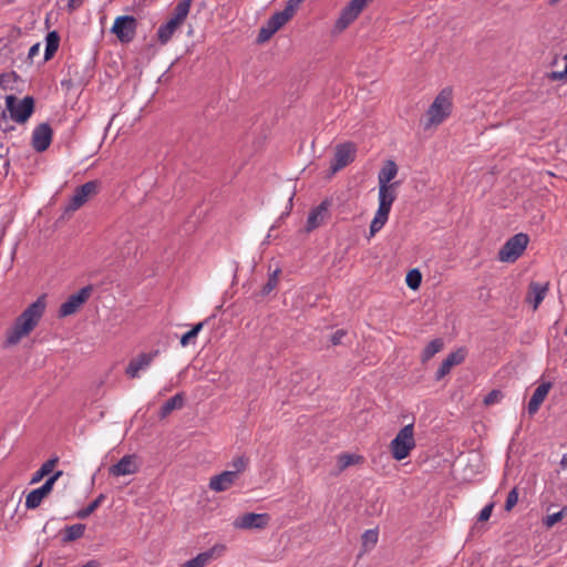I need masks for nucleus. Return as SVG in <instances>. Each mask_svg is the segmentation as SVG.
<instances>
[{
	"mask_svg": "<svg viewBox=\"0 0 567 567\" xmlns=\"http://www.w3.org/2000/svg\"><path fill=\"white\" fill-rule=\"evenodd\" d=\"M399 172L394 161L388 159L378 174V202L379 207L370 224V237L379 233L389 219L393 203L398 197V182H393Z\"/></svg>",
	"mask_w": 567,
	"mask_h": 567,
	"instance_id": "1",
	"label": "nucleus"
},
{
	"mask_svg": "<svg viewBox=\"0 0 567 567\" xmlns=\"http://www.w3.org/2000/svg\"><path fill=\"white\" fill-rule=\"evenodd\" d=\"M47 308L45 295L40 296L16 318L12 326L6 331L4 348L17 346L28 337L39 324Z\"/></svg>",
	"mask_w": 567,
	"mask_h": 567,
	"instance_id": "2",
	"label": "nucleus"
},
{
	"mask_svg": "<svg viewBox=\"0 0 567 567\" xmlns=\"http://www.w3.org/2000/svg\"><path fill=\"white\" fill-rule=\"evenodd\" d=\"M453 111L452 87L442 89L424 113L422 125L425 131H431L444 123Z\"/></svg>",
	"mask_w": 567,
	"mask_h": 567,
	"instance_id": "3",
	"label": "nucleus"
},
{
	"mask_svg": "<svg viewBox=\"0 0 567 567\" xmlns=\"http://www.w3.org/2000/svg\"><path fill=\"white\" fill-rule=\"evenodd\" d=\"M303 0H288L282 11L272 14L259 30L258 43L267 42L278 30H280L296 13Z\"/></svg>",
	"mask_w": 567,
	"mask_h": 567,
	"instance_id": "4",
	"label": "nucleus"
},
{
	"mask_svg": "<svg viewBox=\"0 0 567 567\" xmlns=\"http://www.w3.org/2000/svg\"><path fill=\"white\" fill-rule=\"evenodd\" d=\"M414 424L403 426L390 442L389 450L395 461L406 458L415 449Z\"/></svg>",
	"mask_w": 567,
	"mask_h": 567,
	"instance_id": "5",
	"label": "nucleus"
},
{
	"mask_svg": "<svg viewBox=\"0 0 567 567\" xmlns=\"http://www.w3.org/2000/svg\"><path fill=\"white\" fill-rule=\"evenodd\" d=\"M6 107L10 113L12 121L17 123H25L34 111V100L31 96H25L18 100L14 95L6 96Z\"/></svg>",
	"mask_w": 567,
	"mask_h": 567,
	"instance_id": "6",
	"label": "nucleus"
},
{
	"mask_svg": "<svg viewBox=\"0 0 567 567\" xmlns=\"http://www.w3.org/2000/svg\"><path fill=\"white\" fill-rule=\"evenodd\" d=\"M529 238L526 234L519 233L511 237L498 251V259L503 262L516 261L525 251Z\"/></svg>",
	"mask_w": 567,
	"mask_h": 567,
	"instance_id": "7",
	"label": "nucleus"
},
{
	"mask_svg": "<svg viewBox=\"0 0 567 567\" xmlns=\"http://www.w3.org/2000/svg\"><path fill=\"white\" fill-rule=\"evenodd\" d=\"M99 182L90 181L75 188L66 207L68 212H75L82 207L91 197L97 194Z\"/></svg>",
	"mask_w": 567,
	"mask_h": 567,
	"instance_id": "8",
	"label": "nucleus"
},
{
	"mask_svg": "<svg viewBox=\"0 0 567 567\" xmlns=\"http://www.w3.org/2000/svg\"><path fill=\"white\" fill-rule=\"evenodd\" d=\"M92 286L80 289L76 293L71 295L59 308V317H68L75 313L90 298Z\"/></svg>",
	"mask_w": 567,
	"mask_h": 567,
	"instance_id": "9",
	"label": "nucleus"
},
{
	"mask_svg": "<svg viewBox=\"0 0 567 567\" xmlns=\"http://www.w3.org/2000/svg\"><path fill=\"white\" fill-rule=\"evenodd\" d=\"M112 32L121 42H130L136 32V19L132 16H120L115 19Z\"/></svg>",
	"mask_w": 567,
	"mask_h": 567,
	"instance_id": "10",
	"label": "nucleus"
},
{
	"mask_svg": "<svg viewBox=\"0 0 567 567\" xmlns=\"http://www.w3.org/2000/svg\"><path fill=\"white\" fill-rule=\"evenodd\" d=\"M355 145L351 142L338 145L330 167L331 173L334 174L352 163L355 157Z\"/></svg>",
	"mask_w": 567,
	"mask_h": 567,
	"instance_id": "11",
	"label": "nucleus"
},
{
	"mask_svg": "<svg viewBox=\"0 0 567 567\" xmlns=\"http://www.w3.org/2000/svg\"><path fill=\"white\" fill-rule=\"evenodd\" d=\"M268 514L246 513L236 517L233 526L236 529H262L269 523Z\"/></svg>",
	"mask_w": 567,
	"mask_h": 567,
	"instance_id": "12",
	"label": "nucleus"
},
{
	"mask_svg": "<svg viewBox=\"0 0 567 567\" xmlns=\"http://www.w3.org/2000/svg\"><path fill=\"white\" fill-rule=\"evenodd\" d=\"M138 471V462L135 455H125L116 464L109 468L112 476H125L135 474Z\"/></svg>",
	"mask_w": 567,
	"mask_h": 567,
	"instance_id": "13",
	"label": "nucleus"
},
{
	"mask_svg": "<svg viewBox=\"0 0 567 567\" xmlns=\"http://www.w3.org/2000/svg\"><path fill=\"white\" fill-rule=\"evenodd\" d=\"M52 142V130L49 124L42 123L32 132V146L38 152L48 150Z\"/></svg>",
	"mask_w": 567,
	"mask_h": 567,
	"instance_id": "14",
	"label": "nucleus"
},
{
	"mask_svg": "<svg viewBox=\"0 0 567 567\" xmlns=\"http://www.w3.org/2000/svg\"><path fill=\"white\" fill-rule=\"evenodd\" d=\"M330 205V200L324 199L309 213L306 226L307 231H312L324 223L329 215Z\"/></svg>",
	"mask_w": 567,
	"mask_h": 567,
	"instance_id": "15",
	"label": "nucleus"
},
{
	"mask_svg": "<svg viewBox=\"0 0 567 567\" xmlns=\"http://www.w3.org/2000/svg\"><path fill=\"white\" fill-rule=\"evenodd\" d=\"M224 551V546L216 545L196 557L185 561L181 567H205L218 558Z\"/></svg>",
	"mask_w": 567,
	"mask_h": 567,
	"instance_id": "16",
	"label": "nucleus"
},
{
	"mask_svg": "<svg viewBox=\"0 0 567 567\" xmlns=\"http://www.w3.org/2000/svg\"><path fill=\"white\" fill-rule=\"evenodd\" d=\"M156 354L157 352L141 353L136 358H133L126 368V375L131 379L138 378L140 371L146 370L153 362Z\"/></svg>",
	"mask_w": 567,
	"mask_h": 567,
	"instance_id": "17",
	"label": "nucleus"
},
{
	"mask_svg": "<svg viewBox=\"0 0 567 567\" xmlns=\"http://www.w3.org/2000/svg\"><path fill=\"white\" fill-rule=\"evenodd\" d=\"M235 473L224 471L220 474L214 475L209 480V488L216 493L228 491L237 481Z\"/></svg>",
	"mask_w": 567,
	"mask_h": 567,
	"instance_id": "18",
	"label": "nucleus"
},
{
	"mask_svg": "<svg viewBox=\"0 0 567 567\" xmlns=\"http://www.w3.org/2000/svg\"><path fill=\"white\" fill-rule=\"evenodd\" d=\"M465 360V351L463 349H458L452 353H450L446 359L443 360L442 364L436 371V380L443 379L445 375L450 373L453 367L461 364Z\"/></svg>",
	"mask_w": 567,
	"mask_h": 567,
	"instance_id": "19",
	"label": "nucleus"
},
{
	"mask_svg": "<svg viewBox=\"0 0 567 567\" xmlns=\"http://www.w3.org/2000/svg\"><path fill=\"white\" fill-rule=\"evenodd\" d=\"M550 389H551L550 382H543L536 388V390L534 391V393L528 402V406H527L528 413L530 415H534L539 410L540 405L543 404L546 396L548 395Z\"/></svg>",
	"mask_w": 567,
	"mask_h": 567,
	"instance_id": "20",
	"label": "nucleus"
},
{
	"mask_svg": "<svg viewBox=\"0 0 567 567\" xmlns=\"http://www.w3.org/2000/svg\"><path fill=\"white\" fill-rule=\"evenodd\" d=\"M548 291V284L542 285L538 282H530L526 301L533 305V309L536 310L542 301L544 300Z\"/></svg>",
	"mask_w": 567,
	"mask_h": 567,
	"instance_id": "21",
	"label": "nucleus"
},
{
	"mask_svg": "<svg viewBox=\"0 0 567 567\" xmlns=\"http://www.w3.org/2000/svg\"><path fill=\"white\" fill-rule=\"evenodd\" d=\"M192 2L193 0L179 1L174 8L172 17L168 20L175 22L177 27H181L189 13Z\"/></svg>",
	"mask_w": 567,
	"mask_h": 567,
	"instance_id": "22",
	"label": "nucleus"
},
{
	"mask_svg": "<svg viewBox=\"0 0 567 567\" xmlns=\"http://www.w3.org/2000/svg\"><path fill=\"white\" fill-rule=\"evenodd\" d=\"M184 405V394L177 393L173 398H171L159 410V417L165 419L174 410H179Z\"/></svg>",
	"mask_w": 567,
	"mask_h": 567,
	"instance_id": "23",
	"label": "nucleus"
},
{
	"mask_svg": "<svg viewBox=\"0 0 567 567\" xmlns=\"http://www.w3.org/2000/svg\"><path fill=\"white\" fill-rule=\"evenodd\" d=\"M363 463V457L358 454L343 453L337 458V465L340 472L344 471L349 466Z\"/></svg>",
	"mask_w": 567,
	"mask_h": 567,
	"instance_id": "24",
	"label": "nucleus"
},
{
	"mask_svg": "<svg viewBox=\"0 0 567 567\" xmlns=\"http://www.w3.org/2000/svg\"><path fill=\"white\" fill-rule=\"evenodd\" d=\"M60 37L56 31L49 32L45 38L44 60L49 61L58 51Z\"/></svg>",
	"mask_w": 567,
	"mask_h": 567,
	"instance_id": "25",
	"label": "nucleus"
},
{
	"mask_svg": "<svg viewBox=\"0 0 567 567\" xmlns=\"http://www.w3.org/2000/svg\"><path fill=\"white\" fill-rule=\"evenodd\" d=\"M179 27L175 24V22L167 21L166 23L162 24L157 30V39L161 42V44H166L174 35L176 30Z\"/></svg>",
	"mask_w": 567,
	"mask_h": 567,
	"instance_id": "26",
	"label": "nucleus"
},
{
	"mask_svg": "<svg viewBox=\"0 0 567 567\" xmlns=\"http://www.w3.org/2000/svg\"><path fill=\"white\" fill-rule=\"evenodd\" d=\"M47 495L41 491L40 487L32 489L25 497V507L28 509H34L40 506Z\"/></svg>",
	"mask_w": 567,
	"mask_h": 567,
	"instance_id": "27",
	"label": "nucleus"
},
{
	"mask_svg": "<svg viewBox=\"0 0 567 567\" xmlns=\"http://www.w3.org/2000/svg\"><path fill=\"white\" fill-rule=\"evenodd\" d=\"M443 349V341L441 339L432 340L422 352V361L426 362Z\"/></svg>",
	"mask_w": 567,
	"mask_h": 567,
	"instance_id": "28",
	"label": "nucleus"
},
{
	"mask_svg": "<svg viewBox=\"0 0 567 567\" xmlns=\"http://www.w3.org/2000/svg\"><path fill=\"white\" fill-rule=\"evenodd\" d=\"M85 532V525L83 524H74L68 526L64 530V542H73L83 536Z\"/></svg>",
	"mask_w": 567,
	"mask_h": 567,
	"instance_id": "29",
	"label": "nucleus"
},
{
	"mask_svg": "<svg viewBox=\"0 0 567 567\" xmlns=\"http://www.w3.org/2000/svg\"><path fill=\"white\" fill-rule=\"evenodd\" d=\"M205 322H198L195 324L189 331L184 333L181 338V346L187 347L190 343H194L195 339L197 338L198 333L203 330Z\"/></svg>",
	"mask_w": 567,
	"mask_h": 567,
	"instance_id": "30",
	"label": "nucleus"
},
{
	"mask_svg": "<svg viewBox=\"0 0 567 567\" xmlns=\"http://www.w3.org/2000/svg\"><path fill=\"white\" fill-rule=\"evenodd\" d=\"M565 516H567V506H564L559 512L545 516L543 518V524L546 528L549 529L559 523Z\"/></svg>",
	"mask_w": 567,
	"mask_h": 567,
	"instance_id": "31",
	"label": "nucleus"
},
{
	"mask_svg": "<svg viewBox=\"0 0 567 567\" xmlns=\"http://www.w3.org/2000/svg\"><path fill=\"white\" fill-rule=\"evenodd\" d=\"M379 533L377 529H368L362 535V547L365 551L370 550L378 543Z\"/></svg>",
	"mask_w": 567,
	"mask_h": 567,
	"instance_id": "32",
	"label": "nucleus"
},
{
	"mask_svg": "<svg viewBox=\"0 0 567 567\" xmlns=\"http://www.w3.org/2000/svg\"><path fill=\"white\" fill-rule=\"evenodd\" d=\"M249 458L245 455H239L233 458L231 466L234 470L229 471L235 473L236 477L239 478L240 473L245 472L248 467Z\"/></svg>",
	"mask_w": 567,
	"mask_h": 567,
	"instance_id": "33",
	"label": "nucleus"
},
{
	"mask_svg": "<svg viewBox=\"0 0 567 567\" xmlns=\"http://www.w3.org/2000/svg\"><path fill=\"white\" fill-rule=\"evenodd\" d=\"M104 499V495H99L91 504H89L85 508L80 509L76 513V517L80 519H84L89 517L93 512L96 511V508L101 505V503Z\"/></svg>",
	"mask_w": 567,
	"mask_h": 567,
	"instance_id": "34",
	"label": "nucleus"
},
{
	"mask_svg": "<svg viewBox=\"0 0 567 567\" xmlns=\"http://www.w3.org/2000/svg\"><path fill=\"white\" fill-rule=\"evenodd\" d=\"M422 281V275L417 269H412L408 272L405 282L409 288L416 290Z\"/></svg>",
	"mask_w": 567,
	"mask_h": 567,
	"instance_id": "35",
	"label": "nucleus"
},
{
	"mask_svg": "<svg viewBox=\"0 0 567 567\" xmlns=\"http://www.w3.org/2000/svg\"><path fill=\"white\" fill-rule=\"evenodd\" d=\"M279 272L280 270L279 269H276L268 278V281L266 282V285L262 287V295H268L278 285V281H279Z\"/></svg>",
	"mask_w": 567,
	"mask_h": 567,
	"instance_id": "36",
	"label": "nucleus"
},
{
	"mask_svg": "<svg viewBox=\"0 0 567 567\" xmlns=\"http://www.w3.org/2000/svg\"><path fill=\"white\" fill-rule=\"evenodd\" d=\"M63 475V472L62 471H56L55 473H53V475H51L47 481L45 483L40 486L41 491L48 496L52 489H53V486L55 484V482Z\"/></svg>",
	"mask_w": 567,
	"mask_h": 567,
	"instance_id": "37",
	"label": "nucleus"
},
{
	"mask_svg": "<svg viewBox=\"0 0 567 567\" xmlns=\"http://www.w3.org/2000/svg\"><path fill=\"white\" fill-rule=\"evenodd\" d=\"M17 82V75L14 72L0 74V86L3 90H12V84Z\"/></svg>",
	"mask_w": 567,
	"mask_h": 567,
	"instance_id": "38",
	"label": "nucleus"
},
{
	"mask_svg": "<svg viewBox=\"0 0 567 567\" xmlns=\"http://www.w3.org/2000/svg\"><path fill=\"white\" fill-rule=\"evenodd\" d=\"M518 502V491L516 487H514L507 495L506 502H505V511L511 512L515 505Z\"/></svg>",
	"mask_w": 567,
	"mask_h": 567,
	"instance_id": "39",
	"label": "nucleus"
},
{
	"mask_svg": "<svg viewBox=\"0 0 567 567\" xmlns=\"http://www.w3.org/2000/svg\"><path fill=\"white\" fill-rule=\"evenodd\" d=\"M502 398L503 394L499 390H493L484 398V404L492 405L498 403L502 400Z\"/></svg>",
	"mask_w": 567,
	"mask_h": 567,
	"instance_id": "40",
	"label": "nucleus"
},
{
	"mask_svg": "<svg viewBox=\"0 0 567 567\" xmlns=\"http://www.w3.org/2000/svg\"><path fill=\"white\" fill-rule=\"evenodd\" d=\"M58 462H59L58 457L50 458V460H48L47 462H44L41 465L40 470L42 471V473L45 476H48V475H50L53 472V470L56 466Z\"/></svg>",
	"mask_w": 567,
	"mask_h": 567,
	"instance_id": "41",
	"label": "nucleus"
},
{
	"mask_svg": "<svg viewBox=\"0 0 567 567\" xmlns=\"http://www.w3.org/2000/svg\"><path fill=\"white\" fill-rule=\"evenodd\" d=\"M347 334V331L343 330V329H340V330H337L332 336H331V343L333 346H338V344H341L342 342V339L343 337Z\"/></svg>",
	"mask_w": 567,
	"mask_h": 567,
	"instance_id": "42",
	"label": "nucleus"
},
{
	"mask_svg": "<svg viewBox=\"0 0 567 567\" xmlns=\"http://www.w3.org/2000/svg\"><path fill=\"white\" fill-rule=\"evenodd\" d=\"M493 511V504L486 505L478 515V520L485 522L488 520Z\"/></svg>",
	"mask_w": 567,
	"mask_h": 567,
	"instance_id": "43",
	"label": "nucleus"
},
{
	"mask_svg": "<svg viewBox=\"0 0 567 567\" xmlns=\"http://www.w3.org/2000/svg\"><path fill=\"white\" fill-rule=\"evenodd\" d=\"M565 60H566V65H565V69L563 72H558V71H555V72H551L550 73V79L551 80H567V55L565 56Z\"/></svg>",
	"mask_w": 567,
	"mask_h": 567,
	"instance_id": "44",
	"label": "nucleus"
},
{
	"mask_svg": "<svg viewBox=\"0 0 567 567\" xmlns=\"http://www.w3.org/2000/svg\"><path fill=\"white\" fill-rule=\"evenodd\" d=\"M45 477V475L42 473V471L39 468L37 472L33 473L30 484H37L40 481H42Z\"/></svg>",
	"mask_w": 567,
	"mask_h": 567,
	"instance_id": "45",
	"label": "nucleus"
},
{
	"mask_svg": "<svg viewBox=\"0 0 567 567\" xmlns=\"http://www.w3.org/2000/svg\"><path fill=\"white\" fill-rule=\"evenodd\" d=\"M83 3V0H69L68 2V8H69V11H74L76 10L78 8H80Z\"/></svg>",
	"mask_w": 567,
	"mask_h": 567,
	"instance_id": "46",
	"label": "nucleus"
},
{
	"mask_svg": "<svg viewBox=\"0 0 567 567\" xmlns=\"http://www.w3.org/2000/svg\"><path fill=\"white\" fill-rule=\"evenodd\" d=\"M40 52V43L33 44L29 50V58L33 59Z\"/></svg>",
	"mask_w": 567,
	"mask_h": 567,
	"instance_id": "47",
	"label": "nucleus"
},
{
	"mask_svg": "<svg viewBox=\"0 0 567 567\" xmlns=\"http://www.w3.org/2000/svg\"><path fill=\"white\" fill-rule=\"evenodd\" d=\"M83 567H97V564L93 560L86 563Z\"/></svg>",
	"mask_w": 567,
	"mask_h": 567,
	"instance_id": "48",
	"label": "nucleus"
},
{
	"mask_svg": "<svg viewBox=\"0 0 567 567\" xmlns=\"http://www.w3.org/2000/svg\"><path fill=\"white\" fill-rule=\"evenodd\" d=\"M166 391H169V389L164 388V390H163V391H161V392H159V394L162 395V394H164V392H166Z\"/></svg>",
	"mask_w": 567,
	"mask_h": 567,
	"instance_id": "49",
	"label": "nucleus"
},
{
	"mask_svg": "<svg viewBox=\"0 0 567 567\" xmlns=\"http://www.w3.org/2000/svg\"><path fill=\"white\" fill-rule=\"evenodd\" d=\"M558 0H551V2H557Z\"/></svg>",
	"mask_w": 567,
	"mask_h": 567,
	"instance_id": "50",
	"label": "nucleus"
},
{
	"mask_svg": "<svg viewBox=\"0 0 567 567\" xmlns=\"http://www.w3.org/2000/svg\"><path fill=\"white\" fill-rule=\"evenodd\" d=\"M10 2H12L13 0H9Z\"/></svg>",
	"mask_w": 567,
	"mask_h": 567,
	"instance_id": "51",
	"label": "nucleus"
}]
</instances>
